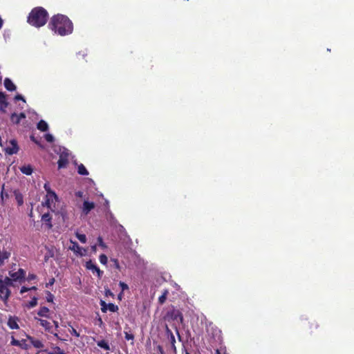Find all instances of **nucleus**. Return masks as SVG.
<instances>
[{
	"mask_svg": "<svg viewBox=\"0 0 354 354\" xmlns=\"http://www.w3.org/2000/svg\"><path fill=\"white\" fill-rule=\"evenodd\" d=\"M48 28L60 36L70 35L73 30V24L70 19L64 15H53L48 23Z\"/></svg>",
	"mask_w": 354,
	"mask_h": 354,
	"instance_id": "1",
	"label": "nucleus"
},
{
	"mask_svg": "<svg viewBox=\"0 0 354 354\" xmlns=\"http://www.w3.org/2000/svg\"><path fill=\"white\" fill-rule=\"evenodd\" d=\"M48 19V13L42 7H35L29 13L27 22L32 26L40 28L44 26Z\"/></svg>",
	"mask_w": 354,
	"mask_h": 354,
	"instance_id": "2",
	"label": "nucleus"
},
{
	"mask_svg": "<svg viewBox=\"0 0 354 354\" xmlns=\"http://www.w3.org/2000/svg\"><path fill=\"white\" fill-rule=\"evenodd\" d=\"M10 294L11 292L9 288L6 287L3 282V280L0 279V299L6 302L8 300Z\"/></svg>",
	"mask_w": 354,
	"mask_h": 354,
	"instance_id": "3",
	"label": "nucleus"
},
{
	"mask_svg": "<svg viewBox=\"0 0 354 354\" xmlns=\"http://www.w3.org/2000/svg\"><path fill=\"white\" fill-rule=\"evenodd\" d=\"M19 150V147L18 146L17 141L12 139L10 141V146L5 149V152L8 155H13L17 153Z\"/></svg>",
	"mask_w": 354,
	"mask_h": 354,
	"instance_id": "4",
	"label": "nucleus"
},
{
	"mask_svg": "<svg viewBox=\"0 0 354 354\" xmlns=\"http://www.w3.org/2000/svg\"><path fill=\"white\" fill-rule=\"evenodd\" d=\"M85 267L87 270H90L92 272L96 273L98 278H101L103 274V271H102L95 264L93 263L91 260H89L86 262Z\"/></svg>",
	"mask_w": 354,
	"mask_h": 354,
	"instance_id": "5",
	"label": "nucleus"
},
{
	"mask_svg": "<svg viewBox=\"0 0 354 354\" xmlns=\"http://www.w3.org/2000/svg\"><path fill=\"white\" fill-rule=\"evenodd\" d=\"M58 169L66 168L68 164V153L67 152H62L59 157L57 161Z\"/></svg>",
	"mask_w": 354,
	"mask_h": 354,
	"instance_id": "6",
	"label": "nucleus"
},
{
	"mask_svg": "<svg viewBox=\"0 0 354 354\" xmlns=\"http://www.w3.org/2000/svg\"><path fill=\"white\" fill-rule=\"evenodd\" d=\"M71 243L72 244V246L69 248L70 250H73L75 253L77 254L81 257L85 255L86 252V249H84L82 247H80L76 241H71Z\"/></svg>",
	"mask_w": 354,
	"mask_h": 354,
	"instance_id": "7",
	"label": "nucleus"
},
{
	"mask_svg": "<svg viewBox=\"0 0 354 354\" xmlns=\"http://www.w3.org/2000/svg\"><path fill=\"white\" fill-rule=\"evenodd\" d=\"M25 274L26 272L22 268H19V270L15 272H12L11 271L9 272V275L13 281L24 279L25 278Z\"/></svg>",
	"mask_w": 354,
	"mask_h": 354,
	"instance_id": "8",
	"label": "nucleus"
},
{
	"mask_svg": "<svg viewBox=\"0 0 354 354\" xmlns=\"http://www.w3.org/2000/svg\"><path fill=\"white\" fill-rule=\"evenodd\" d=\"M8 106V102H7L6 95L0 91V111L2 113H6V109Z\"/></svg>",
	"mask_w": 354,
	"mask_h": 354,
	"instance_id": "9",
	"label": "nucleus"
},
{
	"mask_svg": "<svg viewBox=\"0 0 354 354\" xmlns=\"http://www.w3.org/2000/svg\"><path fill=\"white\" fill-rule=\"evenodd\" d=\"M95 208V203L85 201L82 208V213L87 215L92 209Z\"/></svg>",
	"mask_w": 354,
	"mask_h": 354,
	"instance_id": "10",
	"label": "nucleus"
},
{
	"mask_svg": "<svg viewBox=\"0 0 354 354\" xmlns=\"http://www.w3.org/2000/svg\"><path fill=\"white\" fill-rule=\"evenodd\" d=\"M19 318L17 317L10 316L8 320V326L10 329H19V326L17 324Z\"/></svg>",
	"mask_w": 354,
	"mask_h": 354,
	"instance_id": "11",
	"label": "nucleus"
},
{
	"mask_svg": "<svg viewBox=\"0 0 354 354\" xmlns=\"http://www.w3.org/2000/svg\"><path fill=\"white\" fill-rule=\"evenodd\" d=\"M27 339L30 341L31 344L36 348H43L44 345L39 339H35L32 336L27 335Z\"/></svg>",
	"mask_w": 354,
	"mask_h": 354,
	"instance_id": "12",
	"label": "nucleus"
},
{
	"mask_svg": "<svg viewBox=\"0 0 354 354\" xmlns=\"http://www.w3.org/2000/svg\"><path fill=\"white\" fill-rule=\"evenodd\" d=\"M35 319L39 322V324L43 326L46 331L53 333V331L51 330L52 326L48 321L42 319H38L37 317H35Z\"/></svg>",
	"mask_w": 354,
	"mask_h": 354,
	"instance_id": "13",
	"label": "nucleus"
},
{
	"mask_svg": "<svg viewBox=\"0 0 354 354\" xmlns=\"http://www.w3.org/2000/svg\"><path fill=\"white\" fill-rule=\"evenodd\" d=\"M10 344L12 346H20L22 348H25V349L28 348L27 345L26 344L25 339H22L21 341H19L18 339H16L14 337H12Z\"/></svg>",
	"mask_w": 354,
	"mask_h": 354,
	"instance_id": "14",
	"label": "nucleus"
},
{
	"mask_svg": "<svg viewBox=\"0 0 354 354\" xmlns=\"http://www.w3.org/2000/svg\"><path fill=\"white\" fill-rule=\"evenodd\" d=\"M51 220L52 217L49 213H46L41 216L42 222L47 225L48 229H50L53 227Z\"/></svg>",
	"mask_w": 354,
	"mask_h": 354,
	"instance_id": "15",
	"label": "nucleus"
},
{
	"mask_svg": "<svg viewBox=\"0 0 354 354\" xmlns=\"http://www.w3.org/2000/svg\"><path fill=\"white\" fill-rule=\"evenodd\" d=\"M4 86L9 91H14L17 88L12 80L8 77L4 80Z\"/></svg>",
	"mask_w": 354,
	"mask_h": 354,
	"instance_id": "16",
	"label": "nucleus"
},
{
	"mask_svg": "<svg viewBox=\"0 0 354 354\" xmlns=\"http://www.w3.org/2000/svg\"><path fill=\"white\" fill-rule=\"evenodd\" d=\"M166 334L167 335V338H168L169 341L170 342L171 344L172 345V347L176 348V347H175V342H176L175 337H174L173 333L171 332V330L167 326L166 328Z\"/></svg>",
	"mask_w": 354,
	"mask_h": 354,
	"instance_id": "17",
	"label": "nucleus"
},
{
	"mask_svg": "<svg viewBox=\"0 0 354 354\" xmlns=\"http://www.w3.org/2000/svg\"><path fill=\"white\" fill-rule=\"evenodd\" d=\"M49 308L46 307V306H42L39 308V310H38L37 312V315L39 316V317H46V318H48L49 317V315H48V313H49Z\"/></svg>",
	"mask_w": 354,
	"mask_h": 354,
	"instance_id": "18",
	"label": "nucleus"
},
{
	"mask_svg": "<svg viewBox=\"0 0 354 354\" xmlns=\"http://www.w3.org/2000/svg\"><path fill=\"white\" fill-rule=\"evenodd\" d=\"M14 195L15 197V200L17 201V205L19 206H21L24 204L23 195L18 190L14 191Z\"/></svg>",
	"mask_w": 354,
	"mask_h": 354,
	"instance_id": "19",
	"label": "nucleus"
},
{
	"mask_svg": "<svg viewBox=\"0 0 354 354\" xmlns=\"http://www.w3.org/2000/svg\"><path fill=\"white\" fill-rule=\"evenodd\" d=\"M37 127L39 130H40L41 131H43V132L47 131L48 129V125L47 122L43 120H41L37 123Z\"/></svg>",
	"mask_w": 354,
	"mask_h": 354,
	"instance_id": "20",
	"label": "nucleus"
},
{
	"mask_svg": "<svg viewBox=\"0 0 354 354\" xmlns=\"http://www.w3.org/2000/svg\"><path fill=\"white\" fill-rule=\"evenodd\" d=\"M20 171L26 175H31L33 169L30 165H24L20 167Z\"/></svg>",
	"mask_w": 354,
	"mask_h": 354,
	"instance_id": "21",
	"label": "nucleus"
},
{
	"mask_svg": "<svg viewBox=\"0 0 354 354\" xmlns=\"http://www.w3.org/2000/svg\"><path fill=\"white\" fill-rule=\"evenodd\" d=\"M44 187L47 192L48 196L53 197L55 199L57 198L56 194L50 189V185L48 183H45Z\"/></svg>",
	"mask_w": 354,
	"mask_h": 354,
	"instance_id": "22",
	"label": "nucleus"
},
{
	"mask_svg": "<svg viewBox=\"0 0 354 354\" xmlns=\"http://www.w3.org/2000/svg\"><path fill=\"white\" fill-rule=\"evenodd\" d=\"M168 295L169 290L167 289L164 290L162 294L158 298V303L160 305H162L165 302Z\"/></svg>",
	"mask_w": 354,
	"mask_h": 354,
	"instance_id": "23",
	"label": "nucleus"
},
{
	"mask_svg": "<svg viewBox=\"0 0 354 354\" xmlns=\"http://www.w3.org/2000/svg\"><path fill=\"white\" fill-rule=\"evenodd\" d=\"M97 345L100 347L101 348L104 349L105 351H109L110 346L107 342L105 340H100L97 342Z\"/></svg>",
	"mask_w": 354,
	"mask_h": 354,
	"instance_id": "24",
	"label": "nucleus"
},
{
	"mask_svg": "<svg viewBox=\"0 0 354 354\" xmlns=\"http://www.w3.org/2000/svg\"><path fill=\"white\" fill-rule=\"evenodd\" d=\"M77 173L80 175H82V176H87L88 174V171H87V169H86V167L84 166L83 164H80L78 165Z\"/></svg>",
	"mask_w": 354,
	"mask_h": 354,
	"instance_id": "25",
	"label": "nucleus"
},
{
	"mask_svg": "<svg viewBox=\"0 0 354 354\" xmlns=\"http://www.w3.org/2000/svg\"><path fill=\"white\" fill-rule=\"evenodd\" d=\"M62 351V350L59 346H55L52 348L51 351L45 349L43 351L46 353L47 354H60Z\"/></svg>",
	"mask_w": 354,
	"mask_h": 354,
	"instance_id": "26",
	"label": "nucleus"
},
{
	"mask_svg": "<svg viewBox=\"0 0 354 354\" xmlns=\"http://www.w3.org/2000/svg\"><path fill=\"white\" fill-rule=\"evenodd\" d=\"M10 120L12 123L16 124H19L21 121L18 116V114L16 113H13L11 114Z\"/></svg>",
	"mask_w": 354,
	"mask_h": 354,
	"instance_id": "27",
	"label": "nucleus"
},
{
	"mask_svg": "<svg viewBox=\"0 0 354 354\" xmlns=\"http://www.w3.org/2000/svg\"><path fill=\"white\" fill-rule=\"evenodd\" d=\"M124 337L125 339L127 341L131 340V344H133L134 335L133 334L131 333L130 331H124Z\"/></svg>",
	"mask_w": 354,
	"mask_h": 354,
	"instance_id": "28",
	"label": "nucleus"
},
{
	"mask_svg": "<svg viewBox=\"0 0 354 354\" xmlns=\"http://www.w3.org/2000/svg\"><path fill=\"white\" fill-rule=\"evenodd\" d=\"M75 235L81 243H85L86 242V236L85 234L76 232Z\"/></svg>",
	"mask_w": 354,
	"mask_h": 354,
	"instance_id": "29",
	"label": "nucleus"
},
{
	"mask_svg": "<svg viewBox=\"0 0 354 354\" xmlns=\"http://www.w3.org/2000/svg\"><path fill=\"white\" fill-rule=\"evenodd\" d=\"M37 305V298L36 297H33L31 299V301H29L27 306L28 308H33Z\"/></svg>",
	"mask_w": 354,
	"mask_h": 354,
	"instance_id": "30",
	"label": "nucleus"
},
{
	"mask_svg": "<svg viewBox=\"0 0 354 354\" xmlns=\"http://www.w3.org/2000/svg\"><path fill=\"white\" fill-rule=\"evenodd\" d=\"M118 306L115 305L114 304L109 303L108 304L107 310H110L111 312L115 313L118 310Z\"/></svg>",
	"mask_w": 354,
	"mask_h": 354,
	"instance_id": "31",
	"label": "nucleus"
},
{
	"mask_svg": "<svg viewBox=\"0 0 354 354\" xmlns=\"http://www.w3.org/2000/svg\"><path fill=\"white\" fill-rule=\"evenodd\" d=\"M12 281H13V279L12 278L8 277H6L3 280V283L6 286L7 288H8L9 286H12L13 285L12 284Z\"/></svg>",
	"mask_w": 354,
	"mask_h": 354,
	"instance_id": "32",
	"label": "nucleus"
},
{
	"mask_svg": "<svg viewBox=\"0 0 354 354\" xmlns=\"http://www.w3.org/2000/svg\"><path fill=\"white\" fill-rule=\"evenodd\" d=\"M99 260L102 264L106 265L107 263L108 259L104 254H102L99 257Z\"/></svg>",
	"mask_w": 354,
	"mask_h": 354,
	"instance_id": "33",
	"label": "nucleus"
},
{
	"mask_svg": "<svg viewBox=\"0 0 354 354\" xmlns=\"http://www.w3.org/2000/svg\"><path fill=\"white\" fill-rule=\"evenodd\" d=\"M46 301L48 302H53V299H54V295L50 292V291H46Z\"/></svg>",
	"mask_w": 354,
	"mask_h": 354,
	"instance_id": "34",
	"label": "nucleus"
},
{
	"mask_svg": "<svg viewBox=\"0 0 354 354\" xmlns=\"http://www.w3.org/2000/svg\"><path fill=\"white\" fill-rule=\"evenodd\" d=\"M215 354H227L226 347L221 346L219 348L216 350Z\"/></svg>",
	"mask_w": 354,
	"mask_h": 354,
	"instance_id": "35",
	"label": "nucleus"
},
{
	"mask_svg": "<svg viewBox=\"0 0 354 354\" xmlns=\"http://www.w3.org/2000/svg\"><path fill=\"white\" fill-rule=\"evenodd\" d=\"M101 310L103 313H106L108 308V304L103 300L100 301Z\"/></svg>",
	"mask_w": 354,
	"mask_h": 354,
	"instance_id": "36",
	"label": "nucleus"
},
{
	"mask_svg": "<svg viewBox=\"0 0 354 354\" xmlns=\"http://www.w3.org/2000/svg\"><path fill=\"white\" fill-rule=\"evenodd\" d=\"M46 140L48 142H53L54 141V137L50 133H47L44 136Z\"/></svg>",
	"mask_w": 354,
	"mask_h": 354,
	"instance_id": "37",
	"label": "nucleus"
},
{
	"mask_svg": "<svg viewBox=\"0 0 354 354\" xmlns=\"http://www.w3.org/2000/svg\"><path fill=\"white\" fill-rule=\"evenodd\" d=\"M119 286L121 287L122 288V292L124 291V290H127L129 289V286L127 283H125L123 281H120L119 283Z\"/></svg>",
	"mask_w": 354,
	"mask_h": 354,
	"instance_id": "38",
	"label": "nucleus"
},
{
	"mask_svg": "<svg viewBox=\"0 0 354 354\" xmlns=\"http://www.w3.org/2000/svg\"><path fill=\"white\" fill-rule=\"evenodd\" d=\"M97 243H98V245L100 247H102V248H106V245L104 243L103 239H102V238L101 236H98V238H97Z\"/></svg>",
	"mask_w": 354,
	"mask_h": 354,
	"instance_id": "39",
	"label": "nucleus"
},
{
	"mask_svg": "<svg viewBox=\"0 0 354 354\" xmlns=\"http://www.w3.org/2000/svg\"><path fill=\"white\" fill-rule=\"evenodd\" d=\"M55 281V278H53H53H51V279L49 280V281L46 284V288H48L49 286H53V285L54 284Z\"/></svg>",
	"mask_w": 354,
	"mask_h": 354,
	"instance_id": "40",
	"label": "nucleus"
},
{
	"mask_svg": "<svg viewBox=\"0 0 354 354\" xmlns=\"http://www.w3.org/2000/svg\"><path fill=\"white\" fill-rule=\"evenodd\" d=\"M70 332H71V335H73L77 337H80V333L74 328L72 327V329Z\"/></svg>",
	"mask_w": 354,
	"mask_h": 354,
	"instance_id": "41",
	"label": "nucleus"
},
{
	"mask_svg": "<svg viewBox=\"0 0 354 354\" xmlns=\"http://www.w3.org/2000/svg\"><path fill=\"white\" fill-rule=\"evenodd\" d=\"M15 100H22L24 102H26V100H25L24 97L21 95H20V94H17V95H15Z\"/></svg>",
	"mask_w": 354,
	"mask_h": 354,
	"instance_id": "42",
	"label": "nucleus"
},
{
	"mask_svg": "<svg viewBox=\"0 0 354 354\" xmlns=\"http://www.w3.org/2000/svg\"><path fill=\"white\" fill-rule=\"evenodd\" d=\"M29 290L28 288H26V286H22L20 290V293L24 294Z\"/></svg>",
	"mask_w": 354,
	"mask_h": 354,
	"instance_id": "43",
	"label": "nucleus"
},
{
	"mask_svg": "<svg viewBox=\"0 0 354 354\" xmlns=\"http://www.w3.org/2000/svg\"><path fill=\"white\" fill-rule=\"evenodd\" d=\"M30 140H31L32 141H33L35 143H36L37 145H38L39 146H40L41 147H42V146H41V145L39 143V141H37L33 136H30Z\"/></svg>",
	"mask_w": 354,
	"mask_h": 354,
	"instance_id": "44",
	"label": "nucleus"
},
{
	"mask_svg": "<svg viewBox=\"0 0 354 354\" xmlns=\"http://www.w3.org/2000/svg\"><path fill=\"white\" fill-rule=\"evenodd\" d=\"M111 261L114 262L115 268L117 269L120 270V264H119V262H118V259H112Z\"/></svg>",
	"mask_w": 354,
	"mask_h": 354,
	"instance_id": "45",
	"label": "nucleus"
},
{
	"mask_svg": "<svg viewBox=\"0 0 354 354\" xmlns=\"http://www.w3.org/2000/svg\"><path fill=\"white\" fill-rule=\"evenodd\" d=\"M75 196L79 198H82L83 196V192L81 191H78L75 192Z\"/></svg>",
	"mask_w": 354,
	"mask_h": 354,
	"instance_id": "46",
	"label": "nucleus"
},
{
	"mask_svg": "<svg viewBox=\"0 0 354 354\" xmlns=\"http://www.w3.org/2000/svg\"><path fill=\"white\" fill-rule=\"evenodd\" d=\"M105 293H106V296H108V295L113 296V294L112 293V292L109 289L106 290H105Z\"/></svg>",
	"mask_w": 354,
	"mask_h": 354,
	"instance_id": "47",
	"label": "nucleus"
},
{
	"mask_svg": "<svg viewBox=\"0 0 354 354\" xmlns=\"http://www.w3.org/2000/svg\"><path fill=\"white\" fill-rule=\"evenodd\" d=\"M18 116L21 120V119L26 118V114L24 113H20L19 114H18Z\"/></svg>",
	"mask_w": 354,
	"mask_h": 354,
	"instance_id": "48",
	"label": "nucleus"
},
{
	"mask_svg": "<svg viewBox=\"0 0 354 354\" xmlns=\"http://www.w3.org/2000/svg\"><path fill=\"white\" fill-rule=\"evenodd\" d=\"M97 322L99 323V326L101 327L103 325V322L100 317L97 318Z\"/></svg>",
	"mask_w": 354,
	"mask_h": 354,
	"instance_id": "49",
	"label": "nucleus"
},
{
	"mask_svg": "<svg viewBox=\"0 0 354 354\" xmlns=\"http://www.w3.org/2000/svg\"><path fill=\"white\" fill-rule=\"evenodd\" d=\"M53 324L55 325V327L56 329H57L59 328V324H58V322L57 321H53Z\"/></svg>",
	"mask_w": 354,
	"mask_h": 354,
	"instance_id": "50",
	"label": "nucleus"
},
{
	"mask_svg": "<svg viewBox=\"0 0 354 354\" xmlns=\"http://www.w3.org/2000/svg\"><path fill=\"white\" fill-rule=\"evenodd\" d=\"M91 250L93 252H95L97 250V246L95 245L91 246Z\"/></svg>",
	"mask_w": 354,
	"mask_h": 354,
	"instance_id": "51",
	"label": "nucleus"
},
{
	"mask_svg": "<svg viewBox=\"0 0 354 354\" xmlns=\"http://www.w3.org/2000/svg\"><path fill=\"white\" fill-rule=\"evenodd\" d=\"M35 277H35V275H34V274H31V275L30 274V275H29V279H35Z\"/></svg>",
	"mask_w": 354,
	"mask_h": 354,
	"instance_id": "52",
	"label": "nucleus"
},
{
	"mask_svg": "<svg viewBox=\"0 0 354 354\" xmlns=\"http://www.w3.org/2000/svg\"><path fill=\"white\" fill-rule=\"evenodd\" d=\"M53 335H54V336H55V337H56L57 339H60V338H59V335H58V334H57V333H54L53 332Z\"/></svg>",
	"mask_w": 354,
	"mask_h": 354,
	"instance_id": "53",
	"label": "nucleus"
},
{
	"mask_svg": "<svg viewBox=\"0 0 354 354\" xmlns=\"http://www.w3.org/2000/svg\"><path fill=\"white\" fill-rule=\"evenodd\" d=\"M2 26H3V20L0 17V29L1 28Z\"/></svg>",
	"mask_w": 354,
	"mask_h": 354,
	"instance_id": "54",
	"label": "nucleus"
},
{
	"mask_svg": "<svg viewBox=\"0 0 354 354\" xmlns=\"http://www.w3.org/2000/svg\"><path fill=\"white\" fill-rule=\"evenodd\" d=\"M29 288V290H37V288L35 286H32V287H30V288Z\"/></svg>",
	"mask_w": 354,
	"mask_h": 354,
	"instance_id": "55",
	"label": "nucleus"
},
{
	"mask_svg": "<svg viewBox=\"0 0 354 354\" xmlns=\"http://www.w3.org/2000/svg\"><path fill=\"white\" fill-rule=\"evenodd\" d=\"M314 325H315V328H317L318 327L317 324H311V328H312V327H313V326H314Z\"/></svg>",
	"mask_w": 354,
	"mask_h": 354,
	"instance_id": "56",
	"label": "nucleus"
},
{
	"mask_svg": "<svg viewBox=\"0 0 354 354\" xmlns=\"http://www.w3.org/2000/svg\"><path fill=\"white\" fill-rule=\"evenodd\" d=\"M78 55H82V57H84L85 56V54H84V53L81 54V53L80 52V53H78Z\"/></svg>",
	"mask_w": 354,
	"mask_h": 354,
	"instance_id": "57",
	"label": "nucleus"
},
{
	"mask_svg": "<svg viewBox=\"0 0 354 354\" xmlns=\"http://www.w3.org/2000/svg\"><path fill=\"white\" fill-rule=\"evenodd\" d=\"M159 348V350L160 351L161 353L163 354V351H162V349L160 346L158 347Z\"/></svg>",
	"mask_w": 354,
	"mask_h": 354,
	"instance_id": "58",
	"label": "nucleus"
},
{
	"mask_svg": "<svg viewBox=\"0 0 354 354\" xmlns=\"http://www.w3.org/2000/svg\"><path fill=\"white\" fill-rule=\"evenodd\" d=\"M176 333H178V337H180V335H179V333H178V330L177 329H176Z\"/></svg>",
	"mask_w": 354,
	"mask_h": 354,
	"instance_id": "59",
	"label": "nucleus"
},
{
	"mask_svg": "<svg viewBox=\"0 0 354 354\" xmlns=\"http://www.w3.org/2000/svg\"><path fill=\"white\" fill-rule=\"evenodd\" d=\"M185 354H190L189 353H188L187 351H186V353Z\"/></svg>",
	"mask_w": 354,
	"mask_h": 354,
	"instance_id": "60",
	"label": "nucleus"
}]
</instances>
